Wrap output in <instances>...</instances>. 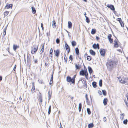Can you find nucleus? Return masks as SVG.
Segmentation results:
<instances>
[{
  "label": "nucleus",
  "instance_id": "nucleus-1",
  "mask_svg": "<svg viewBox=\"0 0 128 128\" xmlns=\"http://www.w3.org/2000/svg\"><path fill=\"white\" fill-rule=\"evenodd\" d=\"M115 65L114 62L112 60H110L108 61L106 64V66L108 69L110 70Z\"/></svg>",
  "mask_w": 128,
  "mask_h": 128
},
{
  "label": "nucleus",
  "instance_id": "nucleus-2",
  "mask_svg": "<svg viewBox=\"0 0 128 128\" xmlns=\"http://www.w3.org/2000/svg\"><path fill=\"white\" fill-rule=\"evenodd\" d=\"M118 79L120 82L122 84L123 83L125 84H128V79L122 77H120L118 78Z\"/></svg>",
  "mask_w": 128,
  "mask_h": 128
},
{
  "label": "nucleus",
  "instance_id": "nucleus-3",
  "mask_svg": "<svg viewBox=\"0 0 128 128\" xmlns=\"http://www.w3.org/2000/svg\"><path fill=\"white\" fill-rule=\"evenodd\" d=\"M38 45L36 44L34 45L32 47L31 53L34 54L37 51Z\"/></svg>",
  "mask_w": 128,
  "mask_h": 128
},
{
  "label": "nucleus",
  "instance_id": "nucleus-4",
  "mask_svg": "<svg viewBox=\"0 0 128 128\" xmlns=\"http://www.w3.org/2000/svg\"><path fill=\"white\" fill-rule=\"evenodd\" d=\"M66 81L67 82H71L72 84H74L75 80L73 78H71V77L68 76L66 77Z\"/></svg>",
  "mask_w": 128,
  "mask_h": 128
},
{
  "label": "nucleus",
  "instance_id": "nucleus-5",
  "mask_svg": "<svg viewBox=\"0 0 128 128\" xmlns=\"http://www.w3.org/2000/svg\"><path fill=\"white\" fill-rule=\"evenodd\" d=\"M100 53L101 55L103 56H104L105 54V51L104 49H101L100 50Z\"/></svg>",
  "mask_w": 128,
  "mask_h": 128
},
{
  "label": "nucleus",
  "instance_id": "nucleus-6",
  "mask_svg": "<svg viewBox=\"0 0 128 128\" xmlns=\"http://www.w3.org/2000/svg\"><path fill=\"white\" fill-rule=\"evenodd\" d=\"M106 6L108 8H110L112 10H115L114 7L113 5L108 4Z\"/></svg>",
  "mask_w": 128,
  "mask_h": 128
},
{
  "label": "nucleus",
  "instance_id": "nucleus-7",
  "mask_svg": "<svg viewBox=\"0 0 128 128\" xmlns=\"http://www.w3.org/2000/svg\"><path fill=\"white\" fill-rule=\"evenodd\" d=\"M65 46L66 48V50L68 52V53L70 52V47L66 43L65 44Z\"/></svg>",
  "mask_w": 128,
  "mask_h": 128
},
{
  "label": "nucleus",
  "instance_id": "nucleus-8",
  "mask_svg": "<svg viewBox=\"0 0 128 128\" xmlns=\"http://www.w3.org/2000/svg\"><path fill=\"white\" fill-rule=\"evenodd\" d=\"M40 94L38 96V100L39 101V103L40 104H41L42 102V96L41 94L40 93Z\"/></svg>",
  "mask_w": 128,
  "mask_h": 128
},
{
  "label": "nucleus",
  "instance_id": "nucleus-9",
  "mask_svg": "<svg viewBox=\"0 0 128 128\" xmlns=\"http://www.w3.org/2000/svg\"><path fill=\"white\" fill-rule=\"evenodd\" d=\"M12 4H7L6 5V6L5 8L6 9H8L9 8H12Z\"/></svg>",
  "mask_w": 128,
  "mask_h": 128
},
{
  "label": "nucleus",
  "instance_id": "nucleus-10",
  "mask_svg": "<svg viewBox=\"0 0 128 128\" xmlns=\"http://www.w3.org/2000/svg\"><path fill=\"white\" fill-rule=\"evenodd\" d=\"M92 47L94 49H96L97 48L98 49H99V46L98 44H94L92 45Z\"/></svg>",
  "mask_w": 128,
  "mask_h": 128
},
{
  "label": "nucleus",
  "instance_id": "nucleus-11",
  "mask_svg": "<svg viewBox=\"0 0 128 128\" xmlns=\"http://www.w3.org/2000/svg\"><path fill=\"white\" fill-rule=\"evenodd\" d=\"M54 52H55V55L57 57H58L60 54V50H57L56 51L54 50Z\"/></svg>",
  "mask_w": 128,
  "mask_h": 128
},
{
  "label": "nucleus",
  "instance_id": "nucleus-12",
  "mask_svg": "<svg viewBox=\"0 0 128 128\" xmlns=\"http://www.w3.org/2000/svg\"><path fill=\"white\" fill-rule=\"evenodd\" d=\"M32 87L31 89V92L32 93H34L35 92V89L34 86V83H32Z\"/></svg>",
  "mask_w": 128,
  "mask_h": 128
},
{
  "label": "nucleus",
  "instance_id": "nucleus-13",
  "mask_svg": "<svg viewBox=\"0 0 128 128\" xmlns=\"http://www.w3.org/2000/svg\"><path fill=\"white\" fill-rule=\"evenodd\" d=\"M85 70H81L80 72V75L81 76H84L85 74Z\"/></svg>",
  "mask_w": 128,
  "mask_h": 128
},
{
  "label": "nucleus",
  "instance_id": "nucleus-14",
  "mask_svg": "<svg viewBox=\"0 0 128 128\" xmlns=\"http://www.w3.org/2000/svg\"><path fill=\"white\" fill-rule=\"evenodd\" d=\"M18 48H19V46L14 44L13 45V49L14 51H16V49Z\"/></svg>",
  "mask_w": 128,
  "mask_h": 128
},
{
  "label": "nucleus",
  "instance_id": "nucleus-15",
  "mask_svg": "<svg viewBox=\"0 0 128 128\" xmlns=\"http://www.w3.org/2000/svg\"><path fill=\"white\" fill-rule=\"evenodd\" d=\"M114 46L116 48H118V45L117 42V40H115L114 41Z\"/></svg>",
  "mask_w": 128,
  "mask_h": 128
},
{
  "label": "nucleus",
  "instance_id": "nucleus-16",
  "mask_svg": "<svg viewBox=\"0 0 128 128\" xmlns=\"http://www.w3.org/2000/svg\"><path fill=\"white\" fill-rule=\"evenodd\" d=\"M90 54L93 56H95L96 54L95 52L93 50H90Z\"/></svg>",
  "mask_w": 128,
  "mask_h": 128
},
{
  "label": "nucleus",
  "instance_id": "nucleus-17",
  "mask_svg": "<svg viewBox=\"0 0 128 128\" xmlns=\"http://www.w3.org/2000/svg\"><path fill=\"white\" fill-rule=\"evenodd\" d=\"M52 26L54 28H55L56 26V22L54 20L52 21Z\"/></svg>",
  "mask_w": 128,
  "mask_h": 128
},
{
  "label": "nucleus",
  "instance_id": "nucleus-18",
  "mask_svg": "<svg viewBox=\"0 0 128 128\" xmlns=\"http://www.w3.org/2000/svg\"><path fill=\"white\" fill-rule=\"evenodd\" d=\"M84 75L85 76V77H86V78L88 80V73L87 72V70H85V73Z\"/></svg>",
  "mask_w": 128,
  "mask_h": 128
},
{
  "label": "nucleus",
  "instance_id": "nucleus-19",
  "mask_svg": "<svg viewBox=\"0 0 128 128\" xmlns=\"http://www.w3.org/2000/svg\"><path fill=\"white\" fill-rule=\"evenodd\" d=\"M52 94V92L49 90L48 92V98L49 99H50L51 98V95Z\"/></svg>",
  "mask_w": 128,
  "mask_h": 128
},
{
  "label": "nucleus",
  "instance_id": "nucleus-20",
  "mask_svg": "<svg viewBox=\"0 0 128 128\" xmlns=\"http://www.w3.org/2000/svg\"><path fill=\"white\" fill-rule=\"evenodd\" d=\"M72 27V23L70 22H68V27L69 28H70Z\"/></svg>",
  "mask_w": 128,
  "mask_h": 128
},
{
  "label": "nucleus",
  "instance_id": "nucleus-21",
  "mask_svg": "<svg viewBox=\"0 0 128 128\" xmlns=\"http://www.w3.org/2000/svg\"><path fill=\"white\" fill-rule=\"evenodd\" d=\"M88 69L89 73L91 74L93 71L91 68L90 67L88 66Z\"/></svg>",
  "mask_w": 128,
  "mask_h": 128
},
{
  "label": "nucleus",
  "instance_id": "nucleus-22",
  "mask_svg": "<svg viewBox=\"0 0 128 128\" xmlns=\"http://www.w3.org/2000/svg\"><path fill=\"white\" fill-rule=\"evenodd\" d=\"M94 126V125L93 123L89 124L88 125V128H92Z\"/></svg>",
  "mask_w": 128,
  "mask_h": 128
},
{
  "label": "nucleus",
  "instance_id": "nucleus-23",
  "mask_svg": "<svg viewBox=\"0 0 128 128\" xmlns=\"http://www.w3.org/2000/svg\"><path fill=\"white\" fill-rule=\"evenodd\" d=\"M44 44L43 45H42V49H41V50L40 51V52H41L40 53L42 54V53H43V52H44Z\"/></svg>",
  "mask_w": 128,
  "mask_h": 128
},
{
  "label": "nucleus",
  "instance_id": "nucleus-24",
  "mask_svg": "<svg viewBox=\"0 0 128 128\" xmlns=\"http://www.w3.org/2000/svg\"><path fill=\"white\" fill-rule=\"evenodd\" d=\"M32 12L33 14H34L36 12V10L33 7H32Z\"/></svg>",
  "mask_w": 128,
  "mask_h": 128
},
{
  "label": "nucleus",
  "instance_id": "nucleus-25",
  "mask_svg": "<svg viewBox=\"0 0 128 128\" xmlns=\"http://www.w3.org/2000/svg\"><path fill=\"white\" fill-rule=\"evenodd\" d=\"M92 85L94 88H96V83L95 82H94L92 83Z\"/></svg>",
  "mask_w": 128,
  "mask_h": 128
},
{
  "label": "nucleus",
  "instance_id": "nucleus-26",
  "mask_svg": "<svg viewBox=\"0 0 128 128\" xmlns=\"http://www.w3.org/2000/svg\"><path fill=\"white\" fill-rule=\"evenodd\" d=\"M76 42L74 41H72V45L73 46H76Z\"/></svg>",
  "mask_w": 128,
  "mask_h": 128
},
{
  "label": "nucleus",
  "instance_id": "nucleus-27",
  "mask_svg": "<svg viewBox=\"0 0 128 128\" xmlns=\"http://www.w3.org/2000/svg\"><path fill=\"white\" fill-rule=\"evenodd\" d=\"M96 32V30L95 29H92V30L91 34H94Z\"/></svg>",
  "mask_w": 128,
  "mask_h": 128
},
{
  "label": "nucleus",
  "instance_id": "nucleus-28",
  "mask_svg": "<svg viewBox=\"0 0 128 128\" xmlns=\"http://www.w3.org/2000/svg\"><path fill=\"white\" fill-rule=\"evenodd\" d=\"M124 114H120V118L122 120H123L124 118Z\"/></svg>",
  "mask_w": 128,
  "mask_h": 128
},
{
  "label": "nucleus",
  "instance_id": "nucleus-29",
  "mask_svg": "<svg viewBox=\"0 0 128 128\" xmlns=\"http://www.w3.org/2000/svg\"><path fill=\"white\" fill-rule=\"evenodd\" d=\"M75 51L76 54L77 55H78L79 53V51L78 49V48H76L75 49Z\"/></svg>",
  "mask_w": 128,
  "mask_h": 128
},
{
  "label": "nucleus",
  "instance_id": "nucleus-30",
  "mask_svg": "<svg viewBox=\"0 0 128 128\" xmlns=\"http://www.w3.org/2000/svg\"><path fill=\"white\" fill-rule=\"evenodd\" d=\"M85 17L86 18V22L89 23L90 22V20L86 16H85Z\"/></svg>",
  "mask_w": 128,
  "mask_h": 128
},
{
  "label": "nucleus",
  "instance_id": "nucleus-31",
  "mask_svg": "<svg viewBox=\"0 0 128 128\" xmlns=\"http://www.w3.org/2000/svg\"><path fill=\"white\" fill-rule=\"evenodd\" d=\"M75 67L76 69H79L80 68V66H79L78 64V65L77 64H76Z\"/></svg>",
  "mask_w": 128,
  "mask_h": 128
},
{
  "label": "nucleus",
  "instance_id": "nucleus-32",
  "mask_svg": "<svg viewBox=\"0 0 128 128\" xmlns=\"http://www.w3.org/2000/svg\"><path fill=\"white\" fill-rule=\"evenodd\" d=\"M107 100H108L106 98H104V100L103 102L104 104H107Z\"/></svg>",
  "mask_w": 128,
  "mask_h": 128
},
{
  "label": "nucleus",
  "instance_id": "nucleus-33",
  "mask_svg": "<svg viewBox=\"0 0 128 128\" xmlns=\"http://www.w3.org/2000/svg\"><path fill=\"white\" fill-rule=\"evenodd\" d=\"M102 80H100L99 81V85L100 86V87H101L102 86Z\"/></svg>",
  "mask_w": 128,
  "mask_h": 128
},
{
  "label": "nucleus",
  "instance_id": "nucleus-34",
  "mask_svg": "<svg viewBox=\"0 0 128 128\" xmlns=\"http://www.w3.org/2000/svg\"><path fill=\"white\" fill-rule=\"evenodd\" d=\"M128 122V120L127 119H126L123 121V123L124 124H127Z\"/></svg>",
  "mask_w": 128,
  "mask_h": 128
},
{
  "label": "nucleus",
  "instance_id": "nucleus-35",
  "mask_svg": "<svg viewBox=\"0 0 128 128\" xmlns=\"http://www.w3.org/2000/svg\"><path fill=\"white\" fill-rule=\"evenodd\" d=\"M87 110L88 114H90L91 112L90 108H88L87 109Z\"/></svg>",
  "mask_w": 128,
  "mask_h": 128
},
{
  "label": "nucleus",
  "instance_id": "nucleus-36",
  "mask_svg": "<svg viewBox=\"0 0 128 128\" xmlns=\"http://www.w3.org/2000/svg\"><path fill=\"white\" fill-rule=\"evenodd\" d=\"M119 22L121 26L122 27H124V24L122 20H121V21Z\"/></svg>",
  "mask_w": 128,
  "mask_h": 128
},
{
  "label": "nucleus",
  "instance_id": "nucleus-37",
  "mask_svg": "<svg viewBox=\"0 0 128 128\" xmlns=\"http://www.w3.org/2000/svg\"><path fill=\"white\" fill-rule=\"evenodd\" d=\"M82 104H79L78 110L80 112L81 111L82 108Z\"/></svg>",
  "mask_w": 128,
  "mask_h": 128
},
{
  "label": "nucleus",
  "instance_id": "nucleus-38",
  "mask_svg": "<svg viewBox=\"0 0 128 128\" xmlns=\"http://www.w3.org/2000/svg\"><path fill=\"white\" fill-rule=\"evenodd\" d=\"M102 93L104 96H106V92L105 90H102Z\"/></svg>",
  "mask_w": 128,
  "mask_h": 128
},
{
  "label": "nucleus",
  "instance_id": "nucleus-39",
  "mask_svg": "<svg viewBox=\"0 0 128 128\" xmlns=\"http://www.w3.org/2000/svg\"><path fill=\"white\" fill-rule=\"evenodd\" d=\"M9 13V12L8 11H6L4 13V16H6L7 15H8V14Z\"/></svg>",
  "mask_w": 128,
  "mask_h": 128
},
{
  "label": "nucleus",
  "instance_id": "nucleus-40",
  "mask_svg": "<svg viewBox=\"0 0 128 128\" xmlns=\"http://www.w3.org/2000/svg\"><path fill=\"white\" fill-rule=\"evenodd\" d=\"M53 74L54 72H53L52 74L51 75V77L50 78V81L51 82H52L53 80Z\"/></svg>",
  "mask_w": 128,
  "mask_h": 128
},
{
  "label": "nucleus",
  "instance_id": "nucleus-41",
  "mask_svg": "<svg viewBox=\"0 0 128 128\" xmlns=\"http://www.w3.org/2000/svg\"><path fill=\"white\" fill-rule=\"evenodd\" d=\"M87 60L90 61L91 60V58L90 57V56H88L87 57Z\"/></svg>",
  "mask_w": 128,
  "mask_h": 128
},
{
  "label": "nucleus",
  "instance_id": "nucleus-42",
  "mask_svg": "<svg viewBox=\"0 0 128 128\" xmlns=\"http://www.w3.org/2000/svg\"><path fill=\"white\" fill-rule=\"evenodd\" d=\"M56 42L57 44H58L60 42V40L58 38H57L56 40Z\"/></svg>",
  "mask_w": 128,
  "mask_h": 128
},
{
  "label": "nucleus",
  "instance_id": "nucleus-43",
  "mask_svg": "<svg viewBox=\"0 0 128 128\" xmlns=\"http://www.w3.org/2000/svg\"><path fill=\"white\" fill-rule=\"evenodd\" d=\"M108 39L109 40L110 43H112L113 42V39L111 38Z\"/></svg>",
  "mask_w": 128,
  "mask_h": 128
},
{
  "label": "nucleus",
  "instance_id": "nucleus-44",
  "mask_svg": "<svg viewBox=\"0 0 128 128\" xmlns=\"http://www.w3.org/2000/svg\"><path fill=\"white\" fill-rule=\"evenodd\" d=\"M3 34L4 36H5L6 34V29L5 28L4 29V30L3 32Z\"/></svg>",
  "mask_w": 128,
  "mask_h": 128
},
{
  "label": "nucleus",
  "instance_id": "nucleus-45",
  "mask_svg": "<svg viewBox=\"0 0 128 128\" xmlns=\"http://www.w3.org/2000/svg\"><path fill=\"white\" fill-rule=\"evenodd\" d=\"M98 93L100 95H101L102 94V92L101 91L99 90L98 91Z\"/></svg>",
  "mask_w": 128,
  "mask_h": 128
},
{
  "label": "nucleus",
  "instance_id": "nucleus-46",
  "mask_svg": "<svg viewBox=\"0 0 128 128\" xmlns=\"http://www.w3.org/2000/svg\"><path fill=\"white\" fill-rule=\"evenodd\" d=\"M112 36V35L111 34H109L108 35V39L111 38V37Z\"/></svg>",
  "mask_w": 128,
  "mask_h": 128
},
{
  "label": "nucleus",
  "instance_id": "nucleus-47",
  "mask_svg": "<svg viewBox=\"0 0 128 128\" xmlns=\"http://www.w3.org/2000/svg\"><path fill=\"white\" fill-rule=\"evenodd\" d=\"M103 120L104 122H105L106 120V118L105 117H104L103 118Z\"/></svg>",
  "mask_w": 128,
  "mask_h": 128
},
{
  "label": "nucleus",
  "instance_id": "nucleus-48",
  "mask_svg": "<svg viewBox=\"0 0 128 128\" xmlns=\"http://www.w3.org/2000/svg\"><path fill=\"white\" fill-rule=\"evenodd\" d=\"M41 26L42 28V29L43 30H44V28L43 27V24L42 23H41Z\"/></svg>",
  "mask_w": 128,
  "mask_h": 128
},
{
  "label": "nucleus",
  "instance_id": "nucleus-49",
  "mask_svg": "<svg viewBox=\"0 0 128 128\" xmlns=\"http://www.w3.org/2000/svg\"><path fill=\"white\" fill-rule=\"evenodd\" d=\"M53 52V50L52 48H51L50 51V54H52Z\"/></svg>",
  "mask_w": 128,
  "mask_h": 128
},
{
  "label": "nucleus",
  "instance_id": "nucleus-50",
  "mask_svg": "<svg viewBox=\"0 0 128 128\" xmlns=\"http://www.w3.org/2000/svg\"><path fill=\"white\" fill-rule=\"evenodd\" d=\"M30 62V59L29 58H28H28H27V62Z\"/></svg>",
  "mask_w": 128,
  "mask_h": 128
},
{
  "label": "nucleus",
  "instance_id": "nucleus-51",
  "mask_svg": "<svg viewBox=\"0 0 128 128\" xmlns=\"http://www.w3.org/2000/svg\"><path fill=\"white\" fill-rule=\"evenodd\" d=\"M85 98L86 99V102L87 101V100H88V95L87 94H86L85 96Z\"/></svg>",
  "mask_w": 128,
  "mask_h": 128
},
{
  "label": "nucleus",
  "instance_id": "nucleus-52",
  "mask_svg": "<svg viewBox=\"0 0 128 128\" xmlns=\"http://www.w3.org/2000/svg\"><path fill=\"white\" fill-rule=\"evenodd\" d=\"M117 20L119 22L120 21H121L122 20V19L120 18H118L117 19Z\"/></svg>",
  "mask_w": 128,
  "mask_h": 128
},
{
  "label": "nucleus",
  "instance_id": "nucleus-53",
  "mask_svg": "<svg viewBox=\"0 0 128 128\" xmlns=\"http://www.w3.org/2000/svg\"><path fill=\"white\" fill-rule=\"evenodd\" d=\"M69 59L70 60H71L72 61V56H70L69 57Z\"/></svg>",
  "mask_w": 128,
  "mask_h": 128
},
{
  "label": "nucleus",
  "instance_id": "nucleus-54",
  "mask_svg": "<svg viewBox=\"0 0 128 128\" xmlns=\"http://www.w3.org/2000/svg\"><path fill=\"white\" fill-rule=\"evenodd\" d=\"M16 65L14 68H13V70H14V71H15V70H16Z\"/></svg>",
  "mask_w": 128,
  "mask_h": 128
},
{
  "label": "nucleus",
  "instance_id": "nucleus-55",
  "mask_svg": "<svg viewBox=\"0 0 128 128\" xmlns=\"http://www.w3.org/2000/svg\"><path fill=\"white\" fill-rule=\"evenodd\" d=\"M34 62L35 63H36L37 62V59H35L34 60Z\"/></svg>",
  "mask_w": 128,
  "mask_h": 128
},
{
  "label": "nucleus",
  "instance_id": "nucleus-56",
  "mask_svg": "<svg viewBox=\"0 0 128 128\" xmlns=\"http://www.w3.org/2000/svg\"><path fill=\"white\" fill-rule=\"evenodd\" d=\"M45 66H49L48 64L46 63L45 64Z\"/></svg>",
  "mask_w": 128,
  "mask_h": 128
},
{
  "label": "nucleus",
  "instance_id": "nucleus-57",
  "mask_svg": "<svg viewBox=\"0 0 128 128\" xmlns=\"http://www.w3.org/2000/svg\"><path fill=\"white\" fill-rule=\"evenodd\" d=\"M50 112H51V110H48V114H50Z\"/></svg>",
  "mask_w": 128,
  "mask_h": 128
},
{
  "label": "nucleus",
  "instance_id": "nucleus-58",
  "mask_svg": "<svg viewBox=\"0 0 128 128\" xmlns=\"http://www.w3.org/2000/svg\"><path fill=\"white\" fill-rule=\"evenodd\" d=\"M64 60L65 61H67V58L66 57H64Z\"/></svg>",
  "mask_w": 128,
  "mask_h": 128
},
{
  "label": "nucleus",
  "instance_id": "nucleus-59",
  "mask_svg": "<svg viewBox=\"0 0 128 128\" xmlns=\"http://www.w3.org/2000/svg\"><path fill=\"white\" fill-rule=\"evenodd\" d=\"M2 79V76H0V82L1 81Z\"/></svg>",
  "mask_w": 128,
  "mask_h": 128
},
{
  "label": "nucleus",
  "instance_id": "nucleus-60",
  "mask_svg": "<svg viewBox=\"0 0 128 128\" xmlns=\"http://www.w3.org/2000/svg\"><path fill=\"white\" fill-rule=\"evenodd\" d=\"M51 110V106H50L48 108V110Z\"/></svg>",
  "mask_w": 128,
  "mask_h": 128
},
{
  "label": "nucleus",
  "instance_id": "nucleus-61",
  "mask_svg": "<svg viewBox=\"0 0 128 128\" xmlns=\"http://www.w3.org/2000/svg\"><path fill=\"white\" fill-rule=\"evenodd\" d=\"M52 82L50 81V83H49V84H52Z\"/></svg>",
  "mask_w": 128,
  "mask_h": 128
},
{
  "label": "nucleus",
  "instance_id": "nucleus-62",
  "mask_svg": "<svg viewBox=\"0 0 128 128\" xmlns=\"http://www.w3.org/2000/svg\"><path fill=\"white\" fill-rule=\"evenodd\" d=\"M99 38L98 36H96V39L97 40H98L99 39Z\"/></svg>",
  "mask_w": 128,
  "mask_h": 128
},
{
  "label": "nucleus",
  "instance_id": "nucleus-63",
  "mask_svg": "<svg viewBox=\"0 0 128 128\" xmlns=\"http://www.w3.org/2000/svg\"><path fill=\"white\" fill-rule=\"evenodd\" d=\"M19 100H22V98L21 97H20L19 98Z\"/></svg>",
  "mask_w": 128,
  "mask_h": 128
},
{
  "label": "nucleus",
  "instance_id": "nucleus-64",
  "mask_svg": "<svg viewBox=\"0 0 128 128\" xmlns=\"http://www.w3.org/2000/svg\"><path fill=\"white\" fill-rule=\"evenodd\" d=\"M48 34H49V33L48 32H47V36H48Z\"/></svg>",
  "mask_w": 128,
  "mask_h": 128
}]
</instances>
